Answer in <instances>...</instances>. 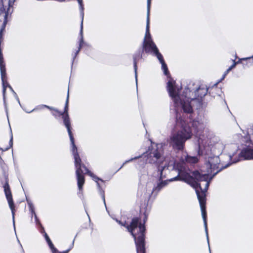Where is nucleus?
<instances>
[{
    "label": "nucleus",
    "instance_id": "1",
    "mask_svg": "<svg viewBox=\"0 0 253 253\" xmlns=\"http://www.w3.org/2000/svg\"><path fill=\"white\" fill-rule=\"evenodd\" d=\"M231 165V163H227L224 166L213 172V173L202 174L198 170H194L192 172V175L181 166L177 168L178 175L175 177L170 178L169 181H182L194 187L197 198L200 204L202 216L204 221V227L206 234L207 240L209 246V238L208 232V225L207 221L206 212V192L209 188L211 181L213 178L220 171Z\"/></svg>",
    "mask_w": 253,
    "mask_h": 253
},
{
    "label": "nucleus",
    "instance_id": "2",
    "mask_svg": "<svg viewBox=\"0 0 253 253\" xmlns=\"http://www.w3.org/2000/svg\"><path fill=\"white\" fill-rule=\"evenodd\" d=\"M167 90L175 106L181 107L183 112L190 117L193 113L194 104L197 109L202 107V99L207 94L208 88L204 85L194 87V84H189L180 95L179 88L176 85L175 82L169 80L167 83Z\"/></svg>",
    "mask_w": 253,
    "mask_h": 253
},
{
    "label": "nucleus",
    "instance_id": "3",
    "mask_svg": "<svg viewBox=\"0 0 253 253\" xmlns=\"http://www.w3.org/2000/svg\"><path fill=\"white\" fill-rule=\"evenodd\" d=\"M164 160L165 156L163 155V144H158L156 145V148H149L148 151L143 153L141 155L126 160L118 170L121 169L127 163L133 161H136L135 168L137 169L141 170L145 167L147 163L148 162L150 164L155 165V167L153 165H150L149 168L154 169L155 172L153 174V176L158 175L159 180H161L162 179L163 169L160 168L159 166Z\"/></svg>",
    "mask_w": 253,
    "mask_h": 253
},
{
    "label": "nucleus",
    "instance_id": "4",
    "mask_svg": "<svg viewBox=\"0 0 253 253\" xmlns=\"http://www.w3.org/2000/svg\"><path fill=\"white\" fill-rule=\"evenodd\" d=\"M175 122L176 126H179L180 129L170 135L168 142L169 146L177 152L184 149L186 141L191 138L193 133L191 128L177 113L176 114Z\"/></svg>",
    "mask_w": 253,
    "mask_h": 253
},
{
    "label": "nucleus",
    "instance_id": "5",
    "mask_svg": "<svg viewBox=\"0 0 253 253\" xmlns=\"http://www.w3.org/2000/svg\"><path fill=\"white\" fill-rule=\"evenodd\" d=\"M147 219L146 214L144 215L143 223L140 222L138 217H134L129 225L126 221L122 222L116 219V221L122 226L126 228L134 238L136 245L137 253H145V227L144 224Z\"/></svg>",
    "mask_w": 253,
    "mask_h": 253
},
{
    "label": "nucleus",
    "instance_id": "6",
    "mask_svg": "<svg viewBox=\"0 0 253 253\" xmlns=\"http://www.w3.org/2000/svg\"><path fill=\"white\" fill-rule=\"evenodd\" d=\"M184 121L185 122L186 125L191 128L192 132L193 130L194 131V132L196 134L197 136L200 135L201 131L204 129L205 126L203 121L202 120H199V119L193 120L191 122V127L187 124L185 120H184ZM197 145L198 148V155H201L204 153L206 155H208V151L210 147L209 146L206 145V140L203 139L200 136H199V137L197 140Z\"/></svg>",
    "mask_w": 253,
    "mask_h": 253
},
{
    "label": "nucleus",
    "instance_id": "7",
    "mask_svg": "<svg viewBox=\"0 0 253 253\" xmlns=\"http://www.w3.org/2000/svg\"><path fill=\"white\" fill-rule=\"evenodd\" d=\"M0 166L2 171L3 176H4L5 179V183L3 186V187L4 188V193L8 201L9 208L11 210L13 218V224L14 226V230H15L14 212V205L13 201L10 187L8 184V169L7 165L4 163V161L2 159L1 160L0 159Z\"/></svg>",
    "mask_w": 253,
    "mask_h": 253
},
{
    "label": "nucleus",
    "instance_id": "8",
    "mask_svg": "<svg viewBox=\"0 0 253 253\" xmlns=\"http://www.w3.org/2000/svg\"><path fill=\"white\" fill-rule=\"evenodd\" d=\"M69 89H68L67 98L65 102L64 106V112L59 111V114L62 116L63 119V123L65 127L67 129V131L69 136L71 144V152L78 151L77 147L75 143V140L71 131V122L68 115V104H69Z\"/></svg>",
    "mask_w": 253,
    "mask_h": 253
},
{
    "label": "nucleus",
    "instance_id": "9",
    "mask_svg": "<svg viewBox=\"0 0 253 253\" xmlns=\"http://www.w3.org/2000/svg\"><path fill=\"white\" fill-rule=\"evenodd\" d=\"M74 159L75 166L76 168V175L77 180V185L79 189L78 192V196L81 198H84L83 187L84 183V170L81 169L79 162H80V157L78 151L72 152Z\"/></svg>",
    "mask_w": 253,
    "mask_h": 253
},
{
    "label": "nucleus",
    "instance_id": "10",
    "mask_svg": "<svg viewBox=\"0 0 253 253\" xmlns=\"http://www.w3.org/2000/svg\"><path fill=\"white\" fill-rule=\"evenodd\" d=\"M170 179L167 180L160 181L157 183L156 186L154 187L152 189H146L145 192L141 195V198L144 200V205L148 204V201L152 196L155 197L158 193L165 186H166Z\"/></svg>",
    "mask_w": 253,
    "mask_h": 253
},
{
    "label": "nucleus",
    "instance_id": "11",
    "mask_svg": "<svg viewBox=\"0 0 253 253\" xmlns=\"http://www.w3.org/2000/svg\"><path fill=\"white\" fill-rule=\"evenodd\" d=\"M151 0H147V21L146 26V32L144 38L142 45L144 46H146L149 48L153 47V44H156L153 42L151 35L149 30V23H150V5H151Z\"/></svg>",
    "mask_w": 253,
    "mask_h": 253
},
{
    "label": "nucleus",
    "instance_id": "12",
    "mask_svg": "<svg viewBox=\"0 0 253 253\" xmlns=\"http://www.w3.org/2000/svg\"><path fill=\"white\" fill-rule=\"evenodd\" d=\"M144 52L146 53H150V48L142 45L141 46L139 47L132 55L133 68L135 72L136 85H137V63L141 60H144Z\"/></svg>",
    "mask_w": 253,
    "mask_h": 253
},
{
    "label": "nucleus",
    "instance_id": "13",
    "mask_svg": "<svg viewBox=\"0 0 253 253\" xmlns=\"http://www.w3.org/2000/svg\"><path fill=\"white\" fill-rule=\"evenodd\" d=\"M79 165L80 166V168L81 169L84 170V173H87L90 177H92V179L96 183L97 188L98 190V192L99 194L101 195V197L103 200L104 204L106 209H107V206L105 202V193L104 191L101 188L100 184L98 182V181H101L102 182H104V181L97 177L96 175L94 174L92 172H91L85 166V165L82 163L81 159L80 158V162H79Z\"/></svg>",
    "mask_w": 253,
    "mask_h": 253
},
{
    "label": "nucleus",
    "instance_id": "14",
    "mask_svg": "<svg viewBox=\"0 0 253 253\" xmlns=\"http://www.w3.org/2000/svg\"><path fill=\"white\" fill-rule=\"evenodd\" d=\"M15 1V0H0V4L1 5L0 8V12L4 13V21L2 23L0 32V33L1 32L2 35L7 22V16L10 10V8L13 6Z\"/></svg>",
    "mask_w": 253,
    "mask_h": 253
},
{
    "label": "nucleus",
    "instance_id": "15",
    "mask_svg": "<svg viewBox=\"0 0 253 253\" xmlns=\"http://www.w3.org/2000/svg\"><path fill=\"white\" fill-rule=\"evenodd\" d=\"M220 160L217 155L209 157L208 162L206 163L207 170V172L210 173L215 172V170L217 171L221 168L219 167Z\"/></svg>",
    "mask_w": 253,
    "mask_h": 253
},
{
    "label": "nucleus",
    "instance_id": "16",
    "mask_svg": "<svg viewBox=\"0 0 253 253\" xmlns=\"http://www.w3.org/2000/svg\"><path fill=\"white\" fill-rule=\"evenodd\" d=\"M241 158H243L244 160L253 159V149L249 147L243 149L239 154L238 158L234 159L232 162H229L228 163H231V165L235 164L240 161Z\"/></svg>",
    "mask_w": 253,
    "mask_h": 253
},
{
    "label": "nucleus",
    "instance_id": "17",
    "mask_svg": "<svg viewBox=\"0 0 253 253\" xmlns=\"http://www.w3.org/2000/svg\"><path fill=\"white\" fill-rule=\"evenodd\" d=\"M80 39L79 41V46L78 49L74 51L72 54V67L73 66L75 60L80 52L81 48L84 46H89V45L87 43L85 42L84 41L83 32L81 33V32H80Z\"/></svg>",
    "mask_w": 253,
    "mask_h": 253
},
{
    "label": "nucleus",
    "instance_id": "18",
    "mask_svg": "<svg viewBox=\"0 0 253 253\" xmlns=\"http://www.w3.org/2000/svg\"><path fill=\"white\" fill-rule=\"evenodd\" d=\"M153 47L150 48V53L154 56H156L159 60L160 63H162L165 61L162 54L159 52V50L157 47L156 44L152 45Z\"/></svg>",
    "mask_w": 253,
    "mask_h": 253
},
{
    "label": "nucleus",
    "instance_id": "19",
    "mask_svg": "<svg viewBox=\"0 0 253 253\" xmlns=\"http://www.w3.org/2000/svg\"><path fill=\"white\" fill-rule=\"evenodd\" d=\"M153 47L150 48V53L154 56H156L159 60L160 63H162L165 61L162 54L159 52V50L157 47L156 44L152 45Z\"/></svg>",
    "mask_w": 253,
    "mask_h": 253
},
{
    "label": "nucleus",
    "instance_id": "20",
    "mask_svg": "<svg viewBox=\"0 0 253 253\" xmlns=\"http://www.w3.org/2000/svg\"><path fill=\"white\" fill-rule=\"evenodd\" d=\"M79 4V9L80 12V17L81 18V29L80 31L81 33L83 32V20L84 17V7L83 3V0H77Z\"/></svg>",
    "mask_w": 253,
    "mask_h": 253
},
{
    "label": "nucleus",
    "instance_id": "21",
    "mask_svg": "<svg viewBox=\"0 0 253 253\" xmlns=\"http://www.w3.org/2000/svg\"><path fill=\"white\" fill-rule=\"evenodd\" d=\"M224 148V144L223 143L222 141H219L212 147V148H211V151H213L214 153H216V151L215 149H217V154H221Z\"/></svg>",
    "mask_w": 253,
    "mask_h": 253
},
{
    "label": "nucleus",
    "instance_id": "22",
    "mask_svg": "<svg viewBox=\"0 0 253 253\" xmlns=\"http://www.w3.org/2000/svg\"><path fill=\"white\" fill-rule=\"evenodd\" d=\"M43 236L48 244V245L52 253H55L57 252V249L54 247V245L52 243L51 240L50 239L49 237H48V235L46 233H45L43 235Z\"/></svg>",
    "mask_w": 253,
    "mask_h": 253
},
{
    "label": "nucleus",
    "instance_id": "23",
    "mask_svg": "<svg viewBox=\"0 0 253 253\" xmlns=\"http://www.w3.org/2000/svg\"><path fill=\"white\" fill-rule=\"evenodd\" d=\"M184 161L186 163L193 164L197 163L198 162V159L196 156L187 155L184 159Z\"/></svg>",
    "mask_w": 253,
    "mask_h": 253
},
{
    "label": "nucleus",
    "instance_id": "24",
    "mask_svg": "<svg viewBox=\"0 0 253 253\" xmlns=\"http://www.w3.org/2000/svg\"><path fill=\"white\" fill-rule=\"evenodd\" d=\"M27 204H28V207L29 208V211L31 213V216L32 217L33 216H35V214H36L35 211L34 206L33 204L32 203V202L30 200H28L27 199Z\"/></svg>",
    "mask_w": 253,
    "mask_h": 253
},
{
    "label": "nucleus",
    "instance_id": "25",
    "mask_svg": "<svg viewBox=\"0 0 253 253\" xmlns=\"http://www.w3.org/2000/svg\"><path fill=\"white\" fill-rule=\"evenodd\" d=\"M161 64L162 65V69L164 72V74H165V75L167 76L168 77H169L170 75H169V71L168 70L167 65L165 63V61H164L162 63H161Z\"/></svg>",
    "mask_w": 253,
    "mask_h": 253
},
{
    "label": "nucleus",
    "instance_id": "26",
    "mask_svg": "<svg viewBox=\"0 0 253 253\" xmlns=\"http://www.w3.org/2000/svg\"><path fill=\"white\" fill-rule=\"evenodd\" d=\"M7 119H8V117L7 118ZM8 123H9L8 120ZM9 127H10V139L9 142V147H9V148H10L12 147L13 146V135H12V130L11 128L10 124H9Z\"/></svg>",
    "mask_w": 253,
    "mask_h": 253
},
{
    "label": "nucleus",
    "instance_id": "27",
    "mask_svg": "<svg viewBox=\"0 0 253 253\" xmlns=\"http://www.w3.org/2000/svg\"><path fill=\"white\" fill-rule=\"evenodd\" d=\"M251 60H252V63L253 62V55L251 57H249L240 58L237 62H236V63H237V64L240 63L241 62V61L249 60L250 61Z\"/></svg>",
    "mask_w": 253,
    "mask_h": 253
},
{
    "label": "nucleus",
    "instance_id": "28",
    "mask_svg": "<svg viewBox=\"0 0 253 253\" xmlns=\"http://www.w3.org/2000/svg\"><path fill=\"white\" fill-rule=\"evenodd\" d=\"M74 241H75V239H74L73 242H72V245L71 246V247L69 248V249H68L67 250H66V251H64L63 252H59L58 250H57V252L55 253H68V252L71 250V249L73 247V246H74Z\"/></svg>",
    "mask_w": 253,
    "mask_h": 253
},
{
    "label": "nucleus",
    "instance_id": "29",
    "mask_svg": "<svg viewBox=\"0 0 253 253\" xmlns=\"http://www.w3.org/2000/svg\"><path fill=\"white\" fill-rule=\"evenodd\" d=\"M34 218L35 221L37 225L39 226L40 224H42L36 214H35Z\"/></svg>",
    "mask_w": 253,
    "mask_h": 253
},
{
    "label": "nucleus",
    "instance_id": "30",
    "mask_svg": "<svg viewBox=\"0 0 253 253\" xmlns=\"http://www.w3.org/2000/svg\"><path fill=\"white\" fill-rule=\"evenodd\" d=\"M39 228H40V232L42 233V234H43V235L45 233H46L45 232V230H44V227L42 226V224H40V226H39Z\"/></svg>",
    "mask_w": 253,
    "mask_h": 253
},
{
    "label": "nucleus",
    "instance_id": "31",
    "mask_svg": "<svg viewBox=\"0 0 253 253\" xmlns=\"http://www.w3.org/2000/svg\"><path fill=\"white\" fill-rule=\"evenodd\" d=\"M237 64V63L235 61H234L233 64L227 69L228 71H230L233 68H234Z\"/></svg>",
    "mask_w": 253,
    "mask_h": 253
},
{
    "label": "nucleus",
    "instance_id": "32",
    "mask_svg": "<svg viewBox=\"0 0 253 253\" xmlns=\"http://www.w3.org/2000/svg\"><path fill=\"white\" fill-rule=\"evenodd\" d=\"M230 71H228V69L226 70V71L224 73L223 76H222V77L221 78V80H223L225 77L226 76V75L229 73Z\"/></svg>",
    "mask_w": 253,
    "mask_h": 253
},
{
    "label": "nucleus",
    "instance_id": "33",
    "mask_svg": "<svg viewBox=\"0 0 253 253\" xmlns=\"http://www.w3.org/2000/svg\"><path fill=\"white\" fill-rule=\"evenodd\" d=\"M48 109L50 110H54V111H56V112H57L58 113H59V111L57 109L53 108V107L49 106L48 107Z\"/></svg>",
    "mask_w": 253,
    "mask_h": 253
},
{
    "label": "nucleus",
    "instance_id": "34",
    "mask_svg": "<svg viewBox=\"0 0 253 253\" xmlns=\"http://www.w3.org/2000/svg\"><path fill=\"white\" fill-rule=\"evenodd\" d=\"M17 240H18V243H19V244H20V247H21V248L22 253H24V249H23V247H22V246L21 244L20 243L19 240L18 239H17Z\"/></svg>",
    "mask_w": 253,
    "mask_h": 253
},
{
    "label": "nucleus",
    "instance_id": "35",
    "mask_svg": "<svg viewBox=\"0 0 253 253\" xmlns=\"http://www.w3.org/2000/svg\"><path fill=\"white\" fill-rule=\"evenodd\" d=\"M36 109H33V110H31V111H29V110H24V111L27 113H32V112L34 111Z\"/></svg>",
    "mask_w": 253,
    "mask_h": 253
},
{
    "label": "nucleus",
    "instance_id": "36",
    "mask_svg": "<svg viewBox=\"0 0 253 253\" xmlns=\"http://www.w3.org/2000/svg\"><path fill=\"white\" fill-rule=\"evenodd\" d=\"M9 149V147H7L4 149L0 148V150H1L2 151H6L8 150Z\"/></svg>",
    "mask_w": 253,
    "mask_h": 253
},
{
    "label": "nucleus",
    "instance_id": "37",
    "mask_svg": "<svg viewBox=\"0 0 253 253\" xmlns=\"http://www.w3.org/2000/svg\"><path fill=\"white\" fill-rule=\"evenodd\" d=\"M8 87L10 89V90L13 92V93L14 94V92H15L14 91V90L13 89L12 87L10 85H8Z\"/></svg>",
    "mask_w": 253,
    "mask_h": 253
},
{
    "label": "nucleus",
    "instance_id": "38",
    "mask_svg": "<svg viewBox=\"0 0 253 253\" xmlns=\"http://www.w3.org/2000/svg\"><path fill=\"white\" fill-rule=\"evenodd\" d=\"M14 96H15V97L16 99L17 100H18L19 98H18V96H17V94L16 93V92H14Z\"/></svg>",
    "mask_w": 253,
    "mask_h": 253
},
{
    "label": "nucleus",
    "instance_id": "39",
    "mask_svg": "<svg viewBox=\"0 0 253 253\" xmlns=\"http://www.w3.org/2000/svg\"><path fill=\"white\" fill-rule=\"evenodd\" d=\"M234 153L232 155H231V154L229 155V158H230V160L231 161L232 160V159L233 157L234 156Z\"/></svg>",
    "mask_w": 253,
    "mask_h": 253
},
{
    "label": "nucleus",
    "instance_id": "40",
    "mask_svg": "<svg viewBox=\"0 0 253 253\" xmlns=\"http://www.w3.org/2000/svg\"><path fill=\"white\" fill-rule=\"evenodd\" d=\"M48 107H49V106H47V105H42V107H44V108H47V109H48Z\"/></svg>",
    "mask_w": 253,
    "mask_h": 253
},
{
    "label": "nucleus",
    "instance_id": "41",
    "mask_svg": "<svg viewBox=\"0 0 253 253\" xmlns=\"http://www.w3.org/2000/svg\"><path fill=\"white\" fill-rule=\"evenodd\" d=\"M17 101H18V103L19 104V105H20V106H21V104H20V102L19 99H18V100H17Z\"/></svg>",
    "mask_w": 253,
    "mask_h": 253
},
{
    "label": "nucleus",
    "instance_id": "42",
    "mask_svg": "<svg viewBox=\"0 0 253 253\" xmlns=\"http://www.w3.org/2000/svg\"><path fill=\"white\" fill-rule=\"evenodd\" d=\"M147 174L148 175H150V174H151V172L150 171H148L147 172Z\"/></svg>",
    "mask_w": 253,
    "mask_h": 253
},
{
    "label": "nucleus",
    "instance_id": "43",
    "mask_svg": "<svg viewBox=\"0 0 253 253\" xmlns=\"http://www.w3.org/2000/svg\"><path fill=\"white\" fill-rule=\"evenodd\" d=\"M208 246H209V249L210 253H211V249H210V245L209 246L208 245Z\"/></svg>",
    "mask_w": 253,
    "mask_h": 253
}]
</instances>
